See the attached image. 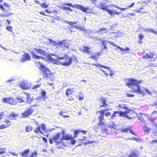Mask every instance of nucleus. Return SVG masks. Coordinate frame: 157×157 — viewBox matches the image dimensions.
<instances>
[{
	"instance_id": "nucleus-1",
	"label": "nucleus",
	"mask_w": 157,
	"mask_h": 157,
	"mask_svg": "<svg viewBox=\"0 0 157 157\" xmlns=\"http://www.w3.org/2000/svg\"><path fill=\"white\" fill-rule=\"evenodd\" d=\"M128 81L126 84L132 89L133 92L142 94L145 92L150 94H151V92L148 89L144 88H141L138 84H140L141 81L136 79H128Z\"/></svg>"
},
{
	"instance_id": "nucleus-2",
	"label": "nucleus",
	"mask_w": 157,
	"mask_h": 157,
	"mask_svg": "<svg viewBox=\"0 0 157 157\" xmlns=\"http://www.w3.org/2000/svg\"><path fill=\"white\" fill-rule=\"evenodd\" d=\"M48 59L55 64H58L60 63L64 66H69L72 61V58L66 55H64L63 56L59 57L52 54V56H49Z\"/></svg>"
},
{
	"instance_id": "nucleus-3",
	"label": "nucleus",
	"mask_w": 157,
	"mask_h": 157,
	"mask_svg": "<svg viewBox=\"0 0 157 157\" xmlns=\"http://www.w3.org/2000/svg\"><path fill=\"white\" fill-rule=\"evenodd\" d=\"M36 65L38 67H40V69L43 72L44 78H52V75L50 71L40 62L36 63Z\"/></svg>"
},
{
	"instance_id": "nucleus-4",
	"label": "nucleus",
	"mask_w": 157,
	"mask_h": 157,
	"mask_svg": "<svg viewBox=\"0 0 157 157\" xmlns=\"http://www.w3.org/2000/svg\"><path fill=\"white\" fill-rule=\"evenodd\" d=\"M108 109H104L99 111L100 114L98 117V120L99 122L98 123V125L102 126H104V116L105 114V116L106 117L109 116L110 115V113L109 112H107L106 113V112L107 111Z\"/></svg>"
},
{
	"instance_id": "nucleus-5",
	"label": "nucleus",
	"mask_w": 157,
	"mask_h": 157,
	"mask_svg": "<svg viewBox=\"0 0 157 157\" xmlns=\"http://www.w3.org/2000/svg\"><path fill=\"white\" fill-rule=\"evenodd\" d=\"M129 111V110H128L126 112V113L121 111H115L113 115L111 116L110 118L113 119H114L115 117L117 116H123L129 119H131L133 118V117H128V115L127 114V113H128Z\"/></svg>"
},
{
	"instance_id": "nucleus-6",
	"label": "nucleus",
	"mask_w": 157,
	"mask_h": 157,
	"mask_svg": "<svg viewBox=\"0 0 157 157\" xmlns=\"http://www.w3.org/2000/svg\"><path fill=\"white\" fill-rule=\"evenodd\" d=\"M94 65L98 67L102 72L104 73L106 76H108V74L106 72L103 70L104 68L108 70L110 72L109 75L113 76L114 74L113 73V71L111 69V67H107L103 65H101L98 64L97 65L94 64Z\"/></svg>"
},
{
	"instance_id": "nucleus-7",
	"label": "nucleus",
	"mask_w": 157,
	"mask_h": 157,
	"mask_svg": "<svg viewBox=\"0 0 157 157\" xmlns=\"http://www.w3.org/2000/svg\"><path fill=\"white\" fill-rule=\"evenodd\" d=\"M66 5L70 6L74 8H76L82 10L84 12H87V10L89 9L88 8H85L82 6L80 5H75L74 6L72 5V4L70 3H66L64 4Z\"/></svg>"
},
{
	"instance_id": "nucleus-8",
	"label": "nucleus",
	"mask_w": 157,
	"mask_h": 157,
	"mask_svg": "<svg viewBox=\"0 0 157 157\" xmlns=\"http://www.w3.org/2000/svg\"><path fill=\"white\" fill-rule=\"evenodd\" d=\"M23 89L24 90H31L32 84L28 82L24 81L23 82L20 83L18 85Z\"/></svg>"
},
{
	"instance_id": "nucleus-9",
	"label": "nucleus",
	"mask_w": 157,
	"mask_h": 157,
	"mask_svg": "<svg viewBox=\"0 0 157 157\" xmlns=\"http://www.w3.org/2000/svg\"><path fill=\"white\" fill-rule=\"evenodd\" d=\"M62 139L65 140H71V143L72 144H74L75 143V141L71 135H65L63 130L62 131Z\"/></svg>"
},
{
	"instance_id": "nucleus-10",
	"label": "nucleus",
	"mask_w": 157,
	"mask_h": 157,
	"mask_svg": "<svg viewBox=\"0 0 157 157\" xmlns=\"http://www.w3.org/2000/svg\"><path fill=\"white\" fill-rule=\"evenodd\" d=\"M34 51L37 54H39L40 55H42L43 56H45L46 57L48 58V59L49 60V59H48V56H52V54L51 55H49L46 54V52L42 49H41L40 48H34Z\"/></svg>"
},
{
	"instance_id": "nucleus-11",
	"label": "nucleus",
	"mask_w": 157,
	"mask_h": 157,
	"mask_svg": "<svg viewBox=\"0 0 157 157\" xmlns=\"http://www.w3.org/2000/svg\"><path fill=\"white\" fill-rule=\"evenodd\" d=\"M2 101L4 103H9L11 105H15L17 103L16 100L12 98H4L2 99Z\"/></svg>"
},
{
	"instance_id": "nucleus-12",
	"label": "nucleus",
	"mask_w": 157,
	"mask_h": 157,
	"mask_svg": "<svg viewBox=\"0 0 157 157\" xmlns=\"http://www.w3.org/2000/svg\"><path fill=\"white\" fill-rule=\"evenodd\" d=\"M30 56L28 54L25 53L24 54L22 55L21 61L22 62H25L26 61L30 60Z\"/></svg>"
},
{
	"instance_id": "nucleus-13",
	"label": "nucleus",
	"mask_w": 157,
	"mask_h": 157,
	"mask_svg": "<svg viewBox=\"0 0 157 157\" xmlns=\"http://www.w3.org/2000/svg\"><path fill=\"white\" fill-rule=\"evenodd\" d=\"M33 112V110L32 109H29L23 113L22 115L23 118L27 117L29 116Z\"/></svg>"
},
{
	"instance_id": "nucleus-14",
	"label": "nucleus",
	"mask_w": 157,
	"mask_h": 157,
	"mask_svg": "<svg viewBox=\"0 0 157 157\" xmlns=\"http://www.w3.org/2000/svg\"><path fill=\"white\" fill-rule=\"evenodd\" d=\"M110 44L113 45V46H115L117 48H118L120 50H121L123 51H128L130 50V49L128 47H126L124 49L123 48H121V47H120L118 45H117L114 43L112 42H108Z\"/></svg>"
},
{
	"instance_id": "nucleus-15",
	"label": "nucleus",
	"mask_w": 157,
	"mask_h": 157,
	"mask_svg": "<svg viewBox=\"0 0 157 157\" xmlns=\"http://www.w3.org/2000/svg\"><path fill=\"white\" fill-rule=\"evenodd\" d=\"M154 113L155 114L154 117H153L151 115H149L148 116V119L152 122L155 120L157 117V112L156 111H154L152 112V114H154Z\"/></svg>"
},
{
	"instance_id": "nucleus-16",
	"label": "nucleus",
	"mask_w": 157,
	"mask_h": 157,
	"mask_svg": "<svg viewBox=\"0 0 157 157\" xmlns=\"http://www.w3.org/2000/svg\"><path fill=\"white\" fill-rule=\"evenodd\" d=\"M60 45L62 47L64 46L66 48H68L70 45V41L68 40H65L62 41H60Z\"/></svg>"
},
{
	"instance_id": "nucleus-17",
	"label": "nucleus",
	"mask_w": 157,
	"mask_h": 157,
	"mask_svg": "<svg viewBox=\"0 0 157 157\" xmlns=\"http://www.w3.org/2000/svg\"><path fill=\"white\" fill-rule=\"evenodd\" d=\"M108 31V29L105 28H102L99 30H96L94 33H99L101 35H102L103 33H107Z\"/></svg>"
},
{
	"instance_id": "nucleus-18",
	"label": "nucleus",
	"mask_w": 157,
	"mask_h": 157,
	"mask_svg": "<svg viewBox=\"0 0 157 157\" xmlns=\"http://www.w3.org/2000/svg\"><path fill=\"white\" fill-rule=\"evenodd\" d=\"M67 23L69 25L73 26L74 27L76 28L77 29H78L81 30H84V28L83 26H75L73 25V24H76V22H71L70 21H67Z\"/></svg>"
},
{
	"instance_id": "nucleus-19",
	"label": "nucleus",
	"mask_w": 157,
	"mask_h": 157,
	"mask_svg": "<svg viewBox=\"0 0 157 157\" xmlns=\"http://www.w3.org/2000/svg\"><path fill=\"white\" fill-rule=\"evenodd\" d=\"M117 108L119 110L121 109H126V111L124 112L125 113H126V112L127 111V110H129V111L128 113H133V112L132 111V110H130L129 109H128V108H127V106H126L124 104H121L119 105L118 106V107Z\"/></svg>"
},
{
	"instance_id": "nucleus-20",
	"label": "nucleus",
	"mask_w": 157,
	"mask_h": 157,
	"mask_svg": "<svg viewBox=\"0 0 157 157\" xmlns=\"http://www.w3.org/2000/svg\"><path fill=\"white\" fill-rule=\"evenodd\" d=\"M100 55V53L99 52H95L93 55H92L90 57L94 60H97V59L99 57Z\"/></svg>"
},
{
	"instance_id": "nucleus-21",
	"label": "nucleus",
	"mask_w": 157,
	"mask_h": 157,
	"mask_svg": "<svg viewBox=\"0 0 157 157\" xmlns=\"http://www.w3.org/2000/svg\"><path fill=\"white\" fill-rule=\"evenodd\" d=\"M41 83L40 82H38L36 84L34 83L32 85L31 90H36L41 86Z\"/></svg>"
},
{
	"instance_id": "nucleus-22",
	"label": "nucleus",
	"mask_w": 157,
	"mask_h": 157,
	"mask_svg": "<svg viewBox=\"0 0 157 157\" xmlns=\"http://www.w3.org/2000/svg\"><path fill=\"white\" fill-rule=\"evenodd\" d=\"M100 103L101 104V106L102 107H106L108 106L107 104L105 102V99L104 98H101L100 99Z\"/></svg>"
},
{
	"instance_id": "nucleus-23",
	"label": "nucleus",
	"mask_w": 157,
	"mask_h": 157,
	"mask_svg": "<svg viewBox=\"0 0 157 157\" xmlns=\"http://www.w3.org/2000/svg\"><path fill=\"white\" fill-rule=\"evenodd\" d=\"M30 152L29 149H27L21 153V155L22 157H28V154Z\"/></svg>"
},
{
	"instance_id": "nucleus-24",
	"label": "nucleus",
	"mask_w": 157,
	"mask_h": 157,
	"mask_svg": "<svg viewBox=\"0 0 157 157\" xmlns=\"http://www.w3.org/2000/svg\"><path fill=\"white\" fill-rule=\"evenodd\" d=\"M134 4H135V3L133 2L131 5L128 6L127 8H126L120 7H118L117 6H116L115 5H114L113 4L110 5V6H111L112 5V6L115 7L117 8L120 10H121L124 11L126 9H128V8H131V7H133Z\"/></svg>"
},
{
	"instance_id": "nucleus-25",
	"label": "nucleus",
	"mask_w": 157,
	"mask_h": 157,
	"mask_svg": "<svg viewBox=\"0 0 157 157\" xmlns=\"http://www.w3.org/2000/svg\"><path fill=\"white\" fill-rule=\"evenodd\" d=\"M154 56V55L151 53H147L146 54L145 56H143V58L146 59H150L153 58Z\"/></svg>"
},
{
	"instance_id": "nucleus-26",
	"label": "nucleus",
	"mask_w": 157,
	"mask_h": 157,
	"mask_svg": "<svg viewBox=\"0 0 157 157\" xmlns=\"http://www.w3.org/2000/svg\"><path fill=\"white\" fill-rule=\"evenodd\" d=\"M108 127L111 128H112L114 129H117V126L113 122H112L111 124H110L108 125Z\"/></svg>"
},
{
	"instance_id": "nucleus-27",
	"label": "nucleus",
	"mask_w": 157,
	"mask_h": 157,
	"mask_svg": "<svg viewBox=\"0 0 157 157\" xmlns=\"http://www.w3.org/2000/svg\"><path fill=\"white\" fill-rule=\"evenodd\" d=\"M49 42L51 44L55 46H56L57 45H60V41H55L51 39H49Z\"/></svg>"
},
{
	"instance_id": "nucleus-28",
	"label": "nucleus",
	"mask_w": 157,
	"mask_h": 157,
	"mask_svg": "<svg viewBox=\"0 0 157 157\" xmlns=\"http://www.w3.org/2000/svg\"><path fill=\"white\" fill-rule=\"evenodd\" d=\"M90 48L87 46H84L83 47V50L82 51L83 52H86L87 53L91 54V52L89 51Z\"/></svg>"
},
{
	"instance_id": "nucleus-29",
	"label": "nucleus",
	"mask_w": 157,
	"mask_h": 157,
	"mask_svg": "<svg viewBox=\"0 0 157 157\" xmlns=\"http://www.w3.org/2000/svg\"><path fill=\"white\" fill-rule=\"evenodd\" d=\"M74 91L73 89H68L67 90L66 92V94L67 96L70 95L73 93Z\"/></svg>"
},
{
	"instance_id": "nucleus-30",
	"label": "nucleus",
	"mask_w": 157,
	"mask_h": 157,
	"mask_svg": "<svg viewBox=\"0 0 157 157\" xmlns=\"http://www.w3.org/2000/svg\"><path fill=\"white\" fill-rule=\"evenodd\" d=\"M144 31H147V32H150L152 33H153L155 34L156 35H157V32L155 31L153 29H151L149 28H147L144 29Z\"/></svg>"
},
{
	"instance_id": "nucleus-31",
	"label": "nucleus",
	"mask_w": 157,
	"mask_h": 157,
	"mask_svg": "<svg viewBox=\"0 0 157 157\" xmlns=\"http://www.w3.org/2000/svg\"><path fill=\"white\" fill-rule=\"evenodd\" d=\"M144 37V36L143 34H140L138 35V37L139 38L138 42L142 44L143 43L142 39Z\"/></svg>"
},
{
	"instance_id": "nucleus-32",
	"label": "nucleus",
	"mask_w": 157,
	"mask_h": 157,
	"mask_svg": "<svg viewBox=\"0 0 157 157\" xmlns=\"http://www.w3.org/2000/svg\"><path fill=\"white\" fill-rule=\"evenodd\" d=\"M26 95L27 102L29 103H30L32 102L33 99L30 97L29 94H26Z\"/></svg>"
},
{
	"instance_id": "nucleus-33",
	"label": "nucleus",
	"mask_w": 157,
	"mask_h": 157,
	"mask_svg": "<svg viewBox=\"0 0 157 157\" xmlns=\"http://www.w3.org/2000/svg\"><path fill=\"white\" fill-rule=\"evenodd\" d=\"M11 124H3L0 126V129H3L5 128H6L9 126L11 125Z\"/></svg>"
},
{
	"instance_id": "nucleus-34",
	"label": "nucleus",
	"mask_w": 157,
	"mask_h": 157,
	"mask_svg": "<svg viewBox=\"0 0 157 157\" xmlns=\"http://www.w3.org/2000/svg\"><path fill=\"white\" fill-rule=\"evenodd\" d=\"M60 136V133H57L55 136L53 137V139L54 140L56 141H57L59 139V137Z\"/></svg>"
},
{
	"instance_id": "nucleus-35",
	"label": "nucleus",
	"mask_w": 157,
	"mask_h": 157,
	"mask_svg": "<svg viewBox=\"0 0 157 157\" xmlns=\"http://www.w3.org/2000/svg\"><path fill=\"white\" fill-rule=\"evenodd\" d=\"M17 116V114L12 113L10 115L9 118L11 120H14L16 119V117Z\"/></svg>"
},
{
	"instance_id": "nucleus-36",
	"label": "nucleus",
	"mask_w": 157,
	"mask_h": 157,
	"mask_svg": "<svg viewBox=\"0 0 157 157\" xmlns=\"http://www.w3.org/2000/svg\"><path fill=\"white\" fill-rule=\"evenodd\" d=\"M108 7V6H104V5L103 4H99L98 6V8H100L102 10H105L106 8V7Z\"/></svg>"
},
{
	"instance_id": "nucleus-37",
	"label": "nucleus",
	"mask_w": 157,
	"mask_h": 157,
	"mask_svg": "<svg viewBox=\"0 0 157 157\" xmlns=\"http://www.w3.org/2000/svg\"><path fill=\"white\" fill-rule=\"evenodd\" d=\"M31 53L32 54L33 57L34 58L39 59L40 58H42L41 56H38L36 55L34 52H32Z\"/></svg>"
},
{
	"instance_id": "nucleus-38",
	"label": "nucleus",
	"mask_w": 157,
	"mask_h": 157,
	"mask_svg": "<svg viewBox=\"0 0 157 157\" xmlns=\"http://www.w3.org/2000/svg\"><path fill=\"white\" fill-rule=\"evenodd\" d=\"M128 140H134L137 142H141V140L139 138H136L135 137H132L131 138H128Z\"/></svg>"
},
{
	"instance_id": "nucleus-39",
	"label": "nucleus",
	"mask_w": 157,
	"mask_h": 157,
	"mask_svg": "<svg viewBox=\"0 0 157 157\" xmlns=\"http://www.w3.org/2000/svg\"><path fill=\"white\" fill-rule=\"evenodd\" d=\"M127 157H138V156L136 153L134 152H132Z\"/></svg>"
},
{
	"instance_id": "nucleus-40",
	"label": "nucleus",
	"mask_w": 157,
	"mask_h": 157,
	"mask_svg": "<svg viewBox=\"0 0 157 157\" xmlns=\"http://www.w3.org/2000/svg\"><path fill=\"white\" fill-rule=\"evenodd\" d=\"M33 128L30 125L28 126L26 128V130L28 132H30L32 129Z\"/></svg>"
},
{
	"instance_id": "nucleus-41",
	"label": "nucleus",
	"mask_w": 157,
	"mask_h": 157,
	"mask_svg": "<svg viewBox=\"0 0 157 157\" xmlns=\"http://www.w3.org/2000/svg\"><path fill=\"white\" fill-rule=\"evenodd\" d=\"M6 149L5 148H0V154H2L6 152Z\"/></svg>"
},
{
	"instance_id": "nucleus-42",
	"label": "nucleus",
	"mask_w": 157,
	"mask_h": 157,
	"mask_svg": "<svg viewBox=\"0 0 157 157\" xmlns=\"http://www.w3.org/2000/svg\"><path fill=\"white\" fill-rule=\"evenodd\" d=\"M100 41H101V43H102L103 46H107V44L106 42H108H108H109V41H105L104 40H100Z\"/></svg>"
},
{
	"instance_id": "nucleus-43",
	"label": "nucleus",
	"mask_w": 157,
	"mask_h": 157,
	"mask_svg": "<svg viewBox=\"0 0 157 157\" xmlns=\"http://www.w3.org/2000/svg\"><path fill=\"white\" fill-rule=\"evenodd\" d=\"M151 144L153 146H156L157 145V140H154L151 141Z\"/></svg>"
},
{
	"instance_id": "nucleus-44",
	"label": "nucleus",
	"mask_w": 157,
	"mask_h": 157,
	"mask_svg": "<svg viewBox=\"0 0 157 157\" xmlns=\"http://www.w3.org/2000/svg\"><path fill=\"white\" fill-rule=\"evenodd\" d=\"M60 8L61 9H65L66 10H68L71 11H72V10L70 9L69 7H60Z\"/></svg>"
},
{
	"instance_id": "nucleus-45",
	"label": "nucleus",
	"mask_w": 157,
	"mask_h": 157,
	"mask_svg": "<svg viewBox=\"0 0 157 157\" xmlns=\"http://www.w3.org/2000/svg\"><path fill=\"white\" fill-rule=\"evenodd\" d=\"M17 99L18 100L19 102L20 103L25 102V101L21 98L17 97Z\"/></svg>"
},
{
	"instance_id": "nucleus-46",
	"label": "nucleus",
	"mask_w": 157,
	"mask_h": 157,
	"mask_svg": "<svg viewBox=\"0 0 157 157\" xmlns=\"http://www.w3.org/2000/svg\"><path fill=\"white\" fill-rule=\"evenodd\" d=\"M37 154L36 151H35L32 152L31 155L29 157H36V156Z\"/></svg>"
},
{
	"instance_id": "nucleus-47",
	"label": "nucleus",
	"mask_w": 157,
	"mask_h": 157,
	"mask_svg": "<svg viewBox=\"0 0 157 157\" xmlns=\"http://www.w3.org/2000/svg\"><path fill=\"white\" fill-rule=\"evenodd\" d=\"M79 99L80 101L82 100H83V94L81 93H80L79 94Z\"/></svg>"
},
{
	"instance_id": "nucleus-48",
	"label": "nucleus",
	"mask_w": 157,
	"mask_h": 157,
	"mask_svg": "<svg viewBox=\"0 0 157 157\" xmlns=\"http://www.w3.org/2000/svg\"><path fill=\"white\" fill-rule=\"evenodd\" d=\"M63 112L62 111H61L59 113V115L62 116L64 117H69V116H66L65 114H63Z\"/></svg>"
},
{
	"instance_id": "nucleus-49",
	"label": "nucleus",
	"mask_w": 157,
	"mask_h": 157,
	"mask_svg": "<svg viewBox=\"0 0 157 157\" xmlns=\"http://www.w3.org/2000/svg\"><path fill=\"white\" fill-rule=\"evenodd\" d=\"M13 29V27L11 26H8L6 27V29L7 30L13 32L12 31V29Z\"/></svg>"
},
{
	"instance_id": "nucleus-50",
	"label": "nucleus",
	"mask_w": 157,
	"mask_h": 157,
	"mask_svg": "<svg viewBox=\"0 0 157 157\" xmlns=\"http://www.w3.org/2000/svg\"><path fill=\"white\" fill-rule=\"evenodd\" d=\"M7 153L11 154L13 156H17L18 155V154L16 153L12 152L9 151Z\"/></svg>"
},
{
	"instance_id": "nucleus-51",
	"label": "nucleus",
	"mask_w": 157,
	"mask_h": 157,
	"mask_svg": "<svg viewBox=\"0 0 157 157\" xmlns=\"http://www.w3.org/2000/svg\"><path fill=\"white\" fill-rule=\"evenodd\" d=\"M41 129L43 131H45L46 130V126L44 124H42L41 125Z\"/></svg>"
},
{
	"instance_id": "nucleus-52",
	"label": "nucleus",
	"mask_w": 157,
	"mask_h": 157,
	"mask_svg": "<svg viewBox=\"0 0 157 157\" xmlns=\"http://www.w3.org/2000/svg\"><path fill=\"white\" fill-rule=\"evenodd\" d=\"M144 130L145 132H147L150 130V128L147 127V126H144Z\"/></svg>"
},
{
	"instance_id": "nucleus-53",
	"label": "nucleus",
	"mask_w": 157,
	"mask_h": 157,
	"mask_svg": "<svg viewBox=\"0 0 157 157\" xmlns=\"http://www.w3.org/2000/svg\"><path fill=\"white\" fill-rule=\"evenodd\" d=\"M105 11H107L108 13H109L111 15H112L113 14V12L111 10H108L106 8L105 10Z\"/></svg>"
},
{
	"instance_id": "nucleus-54",
	"label": "nucleus",
	"mask_w": 157,
	"mask_h": 157,
	"mask_svg": "<svg viewBox=\"0 0 157 157\" xmlns=\"http://www.w3.org/2000/svg\"><path fill=\"white\" fill-rule=\"evenodd\" d=\"M94 142V141L93 140L91 141H87V142L84 143H83V144L84 145H86L87 144H88L92 143Z\"/></svg>"
},
{
	"instance_id": "nucleus-55",
	"label": "nucleus",
	"mask_w": 157,
	"mask_h": 157,
	"mask_svg": "<svg viewBox=\"0 0 157 157\" xmlns=\"http://www.w3.org/2000/svg\"><path fill=\"white\" fill-rule=\"evenodd\" d=\"M3 1V0H0V3L2 2ZM0 7L2 10L3 11H5L4 8L3 7V6L0 4Z\"/></svg>"
},
{
	"instance_id": "nucleus-56",
	"label": "nucleus",
	"mask_w": 157,
	"mask_h": 157,
	"mask_svg": "<svg viewBox=\"0 0 157 157\" xmlns=\"http://www.w3.org/2000/svg\"><path fill=\"white\" fill-rule=\"evenodd\" d=\"M36 129L37 130L38 132H39L41 134H43L42 132H41V131L40 130V127L39 126L37 128H36Z\"/></svg>"
},
{
	"instance_id": "nucleus-57",
	"label": "nucleus",
	"mask_w": 157,
	"mask_h": 157,
	"mask_svg": "<svg viewBox=\"0 0 157 157\" xmlns=\"http://www.w3.org/2000/svg\"><path fill=\"white\" fill-rule=\"evenodd\" d=\"M80 132H81V131H80V130H76V131H75V136L76 137H77V136L76 135H77Z\"/></svg>"
},
{
	"instance_id": "nucleus-58",
	"label": "nucleus",
	"mask_w": 157,
	"mask_h": 157,
	"mask_svg": "<svg viewBox=\"0 0 157 157\" xmlns=\"http://www.w3.org/2000/svg\"><path fill=\"white\" fill-rule=\"evenodd\" d=\"M128 131V128H126L124 129H122V132H127Z\"/></svg>"
},
{
	"instance_id": "nucleus-59",
	"label": "nucleus",
	"mask_w": 157,
	"mask_h": 157,
	"mask_svg": "<svg viewBox=\"0 0 157 157\" xmlns=\"http://www.w3.org/2000/svg\"><path fill=\"white\" fill-rule=\"evenodd\" d=\"M101 129H102V131L104 132H106L108 130L107 128H104V127H102V128H101Z\"/></svg>"
},
{
	"instance_id": "nucleus-60",
	"label": "nucleus",
	"mask_w": 157,
	"mask_h": 157,
	"mask_svg": "<svg viewBox=\"0 0 157 157\" xmlns=\"http://www.w3.org/2000/svg\"><path fill=\"white\" fill-rule=\"evenodd\" d=\"M46 93L45 91H43L42 92V96L43 97H44V96H46Z\"/></svg>"
},
{
	"instance_id": "nucleus-61",
	"label": "nucleus",
	"mask_w": 157,
	"mask_h": 157,
	"mask_svg": "<svg viewBox=\"0 0 157 157\" xmlns=\"http://www.w3.org/2000/svg\"><path fill=\"white\" fill-rule=\"evenodd\" d=\"M48 5H47L44 3L43 4H41V6L43 8H46V7H48Z\"/></svg>"
},
{
	"instance_id": "nucleus-62",
	"label": "nucleus",
	"mask_w": 157,
	"mask_h": 157,
	"mask_svg": "<svg viewBox=\"0 0 157 157\" xmlns=\"http://www.w3.org/2000/svg\"><path fill=\"white\" fill-rule=\"evenodd\" d=\"M153 134L156 136H157V129L156 130H155L153 132Z\"/></svg>"
},
{
	"instance_id": "nucleus-63",
	"label": "nucleus",
	"mask_w": 157,
	"mask_h": 157,
	"mask_svg": "<svg viewBox=\"0 0 157 157\" xmlns=\"http://www.w3.org/2000/svg\"><path fill=\"white\" fill-rule=\"evenodd\" d=\"M13 81V79H10V80H8V81H7L6 82H8L12 84Z\"/></svg>"
},
{
	"instance_id": "nucleus-64",
	"label": "nucleus",
	"mask_w": 157,
	"mask_h": 157,
	"mask_svg": "<svg viewBox=\"0 0 157 157\" xmlns=\"http://www.w3.org/2000/svg\"><path fill=\"white\" fill-rule=\"evenodd\" d=\"M86 137L85 136H83L82 139H79V140L81 141H82L84 140H85L86 139Z\"/></svg>"
}]
</instances>
